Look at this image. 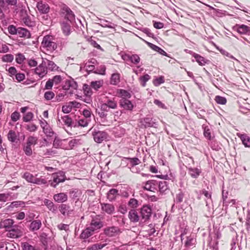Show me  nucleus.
Returning a JSON list of instances; mask_svg holds the SVG:
<instances>
[{
  "label": "nucleus",
  "instance_id": "25",
  "mask_svg": "<svg viewBox=\"0 0 250 250\" xmlns=\"http://www.w3.org/2000/svg\"><path fill=\"white\" fill-rule=\"evenodd\" d=\"M201 173V169L197 167L188 168V173L193 178H197Z\"/></svg>",
  "mask_w": 250,
  "mask_h": 250
},
{
  "label": "nucleus",
  "instance_id": "38",
  "mask_svg": "<svg viewBox=\"0 0 250 250\" xmlns=\"http://www.w3.org/2000/svg\"><path fill=\"white\" fill-rule=\"evenodd\" d=\"M90 121L91 120H89V118L86 119L85 118L82 117L78 120L77 123L78 126L85 127L88 125Z\"/></svg>",
  "mask_w": 250,
  "mask_h": 250
},
{
  "label": "nucleus",
  "instance_id": "18",
  "mask_svg": "<svg viewBox=\"0 0 250 250\" xmlns=\"http://www.w3.org/2000/svg\"><path fill=\"white\" fill-rule=\"evenodd\" d=\"M14 221L11 219H6L1 220L0 222V229H5L7 230L11 229L13 226Z\"/></svg>",
  "mask_w": 250,
  "mask_h": 250
},
{
  "label": "nucleus",
  "instance_id": "64",
  "mask_svg": "<svg viewBox=\"0 0 250 250\" xmlns=\"http://www.w3.org/2000/svg\"><path fill=\"white\" fill-rule=\"evenodd\" d=\"M34 247L27 242H25L22 245V248L23 250H34Z\"/></svg>",
  "mask_w": 250,
  "mask_h": 250
},
{
  "label": "nucleus",
  "instance_id": "37",
  "mask_svg": "<svg viewBox=\"0 0 250 250\" xmlns=\"http://www.w3.org/2000/svg\"><path fill=\"white\" fill-rule=\"evenodd\" d=\"M22 177L25 179L27 182L33 183L35 177L29 172H25L22 175Z\"/></svg>",
  "mask_w": 250,
  "mask_h": 250
},
{
  "label": "nucleus",
  "instance_id": "51",
  "mask_svg": "<svg viewBox=\"0 0 250 250\" xmlns=\"http://www.w3.org/2000/svg\"><path fill=\"white\" fill-rule=\"evenodd\" d=\"M18 30H19V27L17 28L14 25H10L8 27V31L9 33L12 35L17 34Z\"/></svg>",
  "mask_w": 250,
  "mask_h": 250
},
{
  "label": "nucleus",
  "instance_id": "59",
  "mask_svg": "<svg viewBox=\"0 0 250 250\" xmlns=\"http://www.w3.org/2000/svg\"><path fill=\"white\" fill-rule=\"evenodd\" d=\"M195 58L196 59V62L199 63L200 65H203L205 64L206 62L203 57L197 55L195 56Z\"/></svg>",
  "mask_w": 250,
  "mask_h": 250
},
{
  "label": "nucleus",
  "instance_id": "60",
  "mask_svg": "<svg viewBox=\"0 0 250 250\" xmlns=\"http://www.w3.org/2000/svg\"><path fill=\"white\" fill-rule=\"evenodd\" d=\"M53 146L55 148L61 147L62 145V141L57 137H55L53 142Z\"/></svg>",
  "mask_w": 250,
  "mask_h": 250
},
{
  "label": "nucleus",
  "instance_id": "13",
  "mask_svg": "<svg viewBox=\"0 0 250 250\" xmlns=\"http://www.w3.org/2000/svg\"><path fill=\"white\" fill-rule=\"evenodd\" d=\"M101 206L102 211L108 214H112L115 213V207L111 204L101 203Z\"/></svg>",
  "mask_w": 250,
  "mask_h": 250
},
{
  "label": "nucleus",
  "instance_id": "6",
  "mask_svg": "<svg viewBox=\"0 0 250 250\" xmlns=\"http://www.w3.org/2000/svg\"><path fill=\"white\" fill-rule=\"evenodd\" d=\"M94 140L97 143H102L108 140V135L105 131L94 130L92 132Z\"/></svg>",
  "mask_w": 250,
  "mask_h": 250
},
{
  "label": "nucleus",
  "instance_id": "55",
  "mask_svg": "<svg viewBox=\"0 0 250 250\" xmlns=\"http://www.w3.org/2000/svg\"><path fill=\"white\" fill-rule=\"evenodd\" d=\"M129 60L135 64H137L140 61V58L138 55L135 54L132 55L129 57Z\"/></svg>",
  "mask_w": 250,
  "mask_h": 250
},
{
  "label": "nucleus",
  "instance_id": "14",
  "mask_svg": "<svg viewBox=\"0 0 250 250\" xmlns=\"http://www.w3.org/2000/svg\"><path fill=\"white\" fill-rule=\"evenodd\" d=\"M62 13L64 15L65 19L72 22L75 20V15L72 10L68 7H64L62 9Z\"/></svg>",
  "mask_w": 250,
  "mask_h": 250
},
{
  "label": "nucleus",
  "instance_id": "3",
  "mask_svg": "<svg viewBox=\"0 0 250 250\" xmlns=\"http://www.w3.org/2000/svg\"><path fill=\"white\" fill-rule=\"evenodd\" d=\"M122 232V229L118 226H108L103 229V234L109 238L118 237Z\"/></svg>",
  "mask_w": 250,
  "mask_h": 250
},
{
  "label": "nucleus",
  "instance_id": "44",
  "mask_svg": "<svg viewBox=\"0 0 250 250\" xmlns=\"http://www.w3.org/2000/svg\"><path fill=\"white\" fill-rule=\"evenodd\" d=\"M1 59L2 62H11L14 60V56L11 54H7L3 55Z\"/></svg>",
  "mask_w": 250,
  "mask_h": 250
},
{
  "label": "nucleus",
  "instance_id": "11",
  "mask_svg": "<svg viewBox=\"0 0 250 250\" xmlns=\"http://www.w3.org/2000/svg\"><path fill=\"white\" fill-rule=\"evenodd\" d=\"M104 226L102 221L99 218L93 219L89 225V227L92 229L95 232H98L99 230Z\"/></svg>",
  "mask_w": 250,
  "mask_h": 250
},
{
  "label": "nucleus",
  "instance_id": "32",
  "mask_svg": "<svg viewBox=\"0 0 250 250\" xmlns=\"http://www.w3.org/2000/svg\"><path fill=\"white\" fill-rule=\"evenodd\" d=\"M238 136L240 138L242 142V144L245 147H249L250 146L249 145L248 142H250V137L246 134L238 135Z\"/></svg>",
  "mask_w": 250,
  "mask_h": 250
},
{
  "label": "nucleus",
  "instance_id": "40",
  "mask_svg": "<svg viewBox=\"0 0 250 250\" xmlns=\"http://www.w3.org/2000/svg\"><path fill=\"white\" fill-rule=\"evenodd\" d=\"M34 116V114L32 112H26L23 115L22 120L24 122H29L32 121Z\"/></svg>",
  "mask_w": 250,
  "mask_h": 250
},
{
  "label": "nucleus",
  "instance_id": "27",
  "mask_svg": "<svg viewBox=\"0 0 250 250\" xmlns=\"http://www.w3.org/2000/svg\"><path fill=\"white\" fill-rule=\"evenodd\" d=\"M43 203L44 205L47 207L48 209L52 212H54L56 211L57 207L55 206L53 202L51 200H49L47 199H45L43 201Z\"/></svg>",
  "mask_w": 250,
  "mask_h": 250
},
{
  "label": "nucleus",
  "instance_id": "43",
  "mask_svg": "<svg viewBox=\"0 0 250 250\" xmlns=\"http://www.w3.org/2000/svg\"><path fill=\"white\" fill-rule=\"evenodd\" d=\"M153 84L155 86H158L160 84L165 83V78L163 76H161L158 78H156L152 81Z\"/></svg>",
  "mask_w": 250,
  "mask_h": 250
},
{
  "label": "nucleus",
  "instance_id": "8",
  "mask_svg": "<svg viewBox=\"0 0 250 250\" xmlns=\"http://www.w3.org/2000/svg\"><path fill=\"white\" fill-rule=\"evenodd\" d=\"M20 14V20L25 25L29 27H32L34 25L35 23L31 20L30 17L27 14L26 10L22 9L21 10Z\"/></svg>",
  "mask_w": 250,
  "mask_h": 250
},
{
  "label": "nucleus",
  "instance_id": "15",
  "mask_svg": "<svg viewBox=\"0 0 250 250\" xmlns=\"http://www.w3.org/2000/svg\"><path fill=\"white\" fill-rule=\"evenodd\" d=\"M158 188V182L155 180H149L147 181L144 188L146 190L155 192Z\"/></svg>",
  "mask_w": 250,
  "mask_h": 250
},
{
  "label": "nucleus",
  "instance_id": "63",
  "mask_svg": "<svg viewBox=\"0 0 250 250\" xmlns=\"http://www.w3.org/2000/svg\"><path fill=\"white\" fill-rule=\"evenodd\" d=\"M65 95L66 94L64 93H59L57 94L55 97L54 100H53V102H59L63 101Z\"/></svg>",
  "mask_w": 250,
  "mask_h": 250
},
{
  "label": "nucleus",
  "instance_id": "48",
  "mask_svg": "<svg viewBox=\"0 0 250 250\" xmlns=\"http://www.w3.org/2000/svg\"><path fill=\"white\" fill-rule=\"evenodd\" d=\"M25 129L30 132H35L38 129V126L33 123H31L26 125Z\"/></svg>",
  "mask_w": 250,
  "mask_h": 250
},
{
  "label": "nucleus",
  "instance_id": "36",
  "mask_svg": "<svg viewBox=\"0 0 250 250\" xmlns=\"http://www.w3.org/2000/svg\"><path fill=\"white\" fill-rule=\"evenodd\" d=\"M25 143L29 146H34L38 143V138L34 136H29L27 137Z\"/></svg>",
  "mask_w": 250,
  "mask_h": 250
},
{
  "label": "nucleus",
  "instance_id": "61",
  "mask_svg": "<svg viewBox=\"0 0 250 250\" xmlns=\"http://www.w3.org/2000/svg\"><path fill=\"white\" fill-rule=\"evenodd\" d=\"M51 80H52L53 83L57 85L61 82L62 78L60 75H56Z\"/></svg>",
  "mask_w": 250,
  "mask_h": 250
},
{
  "label": "nucleus",
  "instance_id": "33",
  "mask_svg": "<svg viewBox=\"0 0 250 250\" xmlns=\"http://www.w3.org/2000/svg\"><path fill=\"white\" fill-rule=\"evenodd\" d=\"M120 82V75L119 73H114L111 75L110 83L113 85H117Z\"/></svg>",
  "mask_w": 250,
  "mask_h": 250
},
{
  "label": "nucleus",
  "instance_id": "35",
  "mask_svg": "<svg viewBox=\"0 0 250 250\" xmlns=\"http://www.w3.org/2000/svg\"><path fill=\"white\" fill-rule=\"evenodd\" d=\"M91 87L90 86V84L89 85L87 84H84L83 86V93L86 97H90L93 92L91 89Z\"/></svg>",
  "mask_w": 250,
  "mask_h": 250
},
{
  "label": "nucleus",
  "instance_id": "12",
  "mask_svg": "<svg viewBox=\"0 0 250 250\" xmlns=\"http://www.w3.org/2000/svg\"><path fill=\"white\" fill-rule=\"evenodd\" d=\"M235 30L240 34L250 35V27L245 24H236L234 27Z\"/></svg>",
  "mask_w": 250,
  "mask_h": 250
},
{
  "label": "nucleus",
  "instance_id": "42",
  "mask_svg": "<svg viewBox=\"0 0 250 250\" xmlns=\"http://www.w3.org/2000/svg\"><path fill=\"white\" fill-rule=\"evenodd\" d=\"M128 206L132 208H136L139 206V201L135 198H131L128 202Z\"/></svg>",
  "mask_w": 250,
  "mask_h": 250
},
{
  "label": "nucleus",
  "instance_id": "16",
  "mask_svg": "<svg viewBox=\"0 0 250 250\" xmlns=\"http://www.w3.org/2000/svg\"><path fill=\"white\" fill-rule=\"evenodd\" d=\"M79 103L76 101H72L66 103L62 106V111L64 113H69L72 111L73 107H77V105Z\"/></svg>",
  "mask_w": 250,
  "mask_h": 250
},
{
  "label": "nucleus",
  "instance_id": "7",
  "mask_svg": "<svg viewBox=\"0 0 250 250\" xmlns=\"http://www.w3.org/2000/svg\"><path fill=\"white\" fill-rule=\"evenodd\" d=\"M140 213L142 219L144 222L149 220L152 215L151 208L148 205H144L141 208Z\"/></svg>",
  "mask_w": 250,
  "mask_h": 250
},
{
  "label": "nucleus",
  "instance_id": "54",
  "mask_svg": "<svg viewBox=\"0 0 250 250\" xmlns=\"http://www.w3.org/2000/svg\"><path fill=\"white\" fill-rule=\"evenodd\" d=\"M62 119L64 124L67 126H70L72 124V119L68 115H65L62 117Z\"/></svg>",
  "mask_w": 250,
  "mask_h": 250
},
{
  "label": "nucleus",
  "instance_id": "29",
  "mask_svg": "<svg viewBox=\"0 0 250 250\" xmlns=\"http://www.w3.org/2000/svg\"><path fill=\"white\" fill-rule=\"evenodd\" d=\"M8 204L9 203L6 204V205H7V209L9 210H12L14 208H17L20 206H21L23 205L24 203L21 201H16L11 203L9 205H8Z\"/></svg>",
  "mask_w": 250,
  "mask_h": 250
},
{
  "label": "nucleus",
  "instance_id": "4",
  "mask_svg": "<svg viewBox=\"0 0 250 250\" xmlns=\"http://www.w3.org/2000/svg\"><path fill=\"white\" fill-rule=\"evenodd\" d=\"M52 178L53 180L49 182L50 186L53 188H56L60 183L64 182L66 179L65 173L62 171L53 173Z\"/></svg>",
  "mask_w": 250,
  "mask_h": 250
},
{
  "label": "nucleus",
  "instance_id": "1",
  "mask_svg": "<svg viewBox=\"0 0 250 250\" xmlns=\"http://www.w3.org/2000/svg\"><path fill=\"white\" fill-rule=\"evenodd\" d=\"M118 108V102L115 98L106 97L101 104L100 110L110 111V109L115 110Z\"/></svg>",
  "mask_w": 250,
  "mask_h": 250
},
{
  "label": "nucleus",
  "instance_id": "9",
  "mask_svg": "<svg viewBox=\"0 0 250 250\" xmlns=\"http://www.w3.org/2000/svg\"><path fill=\"white\" fill-rule=\"evenodd\" d=\"M35 72L40 78H42L47 74L46 62L45 61H43L35 69Z\"/></svg>",
  "mask_w": 250,
  "mask_h": 250
},
{
  "label": "nucleus",
  "instance_id": "39",
  "mask_svg": "<svg viewBox=\"0 0 250 250\" xmlns=\"http://www.w3.org/2000/svg\"><path fill=\"white\" fill-rule=\"evenodd\" d=\"M150 76L146 74L144 76H142L139 78V82L142 87H145L146 86V83L150 79Z\"/></svg>",
  "mask_w": 250,
  "mask_h": 250
},
{
  "label": "nucleus",
  "instance_id": "20",
  "mask_svg": "<svg viewBox=\"0 0 250 250\" xmlns=\"http://www.w3.org/2000/svg\"><path fill=\"white\" fill-rule=\"evenodd\" d=\"M42 223L40 220H35L31 222L29 229L31 231L34 232L38 230L42 227Z\"/></svg>",
  "mask_w": 250,
  "mask_h": 250
},
{
  "label": "nucleus",
  "instance_id": "30",
  "mask_svg": "<svg viewBox=\"0 0 250 250\" xmlns=\"http://www.w3.org/2000/svg\"><path fill=\"white\" fill-rule=\"evenodd\" d=\"M104 84L103 80L99 81H92L90 84L92 88L97 91L99 89L102 87Z\"/></svg>",
  "mask_w": 250,
  "mask_h": 250
},
{
  "label": "nucleus",
  "instance_id": "47",
  "mask_svg": "<svg viewBox=\"0 0 250 250\" xmlns=\"http://www.w3.org/2000/svg\"><path fill=\"white\" fill-rule=\"evenodd\" d=\"M15 60L17 63L21 64H22L25 60V58L23 54L18 53L16 55Z\"/></svg>",
  "mask_w": 250,
  "mask_h": 250
},
{
  "label": "nucleus",
  "instance_id": "62",
  "mask_svg": "<svg viewBox=\"0 0 250 250\" xmlns=\"http://www.w3.org/2000/svg\"><path fill=\"white\" fill-rule=\"evenodd\" d=\"M122 98H129L131 97V95L127 91L124 89H120L119 92Z\"/></svg>",
  "mask_w": 250,
  "mask_h": 250
},
{
  "label": "nucleus",
  "instance_id": "22",
  "mask_svg": "<svg viewBox=\"0 0 250 250\" xmlns=\"http://www.w3.org/2000/svg\"><path fill=\"white\" fill-rule=\"evenodd\" d=\"M128 218L131 222L136 223L139 220L140 217L135 209L130 210L128 214Z\"/></svg>",
  "mask_w": 250,
  "mask_h": 250
},
{
  "label": "nucleus",
  "instance_id": "50",
  "mask_svg": "<svg viewBox=\"0 0 250 250\" xmlns=\"http://www.w3.org/2000/svg\"><path fill=\"white\" fill-rule=\"evenodd\" d=\"M47 238H48V234H47L45 232H42L41 233L40 236V239L42 243L44 245H46L47 244Z\"/></svg>",
  "mask_w": 250,
  "mask_h": 250
},
{
  "label": "nucleus",
  "instance_id": "57",
  "mask_svg": "<svg viewBox=\"0 0 250 250\" xmlns=\"http://www.w3.org/2000/svg\"><path fill=\"white\" fill-rule=\"evenodd\" d=\"M21 117L20 113L17 111H14L11 115V120L13 122H16L18 121Z\"/></svg>",
  "mask_w": 250,
  "mask_h": 250
},
{
  "label": "nucleus",
  "instance_id": "31",
  "mask_svg": "<svg viewBox=\"0 0 250 250\" xmlns=\"http://www.w3.org/2000/svg\"><path fill=\"white\" fill-rule=\"evenodd\" d=\"M61 26L63 33L66 35H68L71 30V25L70 23L68 22H63L62 23Z\"/></svg>",
  "mask_w": 250,
  "mask_h": 250
},
{
  "label": "nucleus",
  "instance_id": "17",
  "mask_svg": "<svg viewBox=\"0 0 250 250\" xmlns=\"http://www.w3.org/2000/svg\"><path fill=\"white\" fill-rule=\"evenodd\" d=\"M37 7L39 11L44 14H46L50 11V7L48 4L41 1L37 3Z\"/></svg>",
  "mask_w": 250,
  "mask_h": 250
},
{
  "label": "nucleus",
  "instance_id": "5",
  "mask_svg": "<svg viewBox=\"0 0 250 250\" xmlns=\"http://www.w3.org/2000/svg\"><path fill=\"white\" fill-rule=\"evenodd\" d=\"M23 231L21 227L15 225L8 230L6 236L11 238H19L23 235Z\"/></svg>",
  "mask_w": 250,
  "mask_h": 250
},
{
  "label": "nucleus",
  "instance_id": "52",
  "mask_svg": "<svg viewBox=\"0 0 250 250\" xmlns=\"http://www.w3.org/2000/svg\"><path fill=\"white\" fill-rule=\"evenodd\" d=\"M55 97V93L51 91H47L44 93V98L47 101L52 100Z\"/></svg>",
  "mask_w": 250,
  "mask_h": 250
},
{
  "label": "nucleus",
  "instance_id": "21",
  "mask_svg": "<svg viewBox=\"0 0 250 250\" xmlns=\"http://www.w3.org/2000/svg\"><path fill=\"white\" fill-rule=\"evenodd\" d=\"M17 35L20 38L29 39L31 37V33L27 29L23 27H19Z\"/></svg>",
  "mask_w": 250,
  "mask_h": 250
},
{
  "label": "nucleus",
  "instance_id": "46",
  "mask_svg": "<svg viewBox=\"0 0 250 250\" xmlns=\"http://www.w3.org/2000/svg\"><path fill=\"white\" fill-rule=\"evenodd\" d=\"M106 67L105 65H101L96 70L93 71V73L96 74L101 75H105Z\"/></svg>",
  "mask_w": 250,
  "mask_h": 250
},
{
  "label": "nucleus",
  "instance_id": "45",
  "mask_svg": "<svg viewBox=\"0 0 250 250\" xmlns=\"http://www.w3.org/2000/svg\"><path fill=\"white\" fill-rule=\"evenodd\" d=\"M46 62L47 66H46L47 69H49L51 71H53L55 70H57L58 68V66L57 65L53 62V61H49L48 60H46Z\"/></svg>",
  "mask_w": 250,
  "mask_h": 250
},
{
  "label": "nucleus",
  "instance_id": "53",
  "mask_svg": "<svg viewBox=\"0 0 250 250\" xmlns=\"http://www.w3.org/2000/svg\"><path fill=\"white\" fill-rule=\"evenodd\" d=\"M214 100L217 104H225L227 103V99L220 96H216Z\"/></svg>",
  "mask_w": 250,
  "mask_h": 250
},
{
  "label": "nucleus",
  "instance_id": "56",
  "mask_svg": "<svg viewBox=\"0 0 250 250\" xmlns=\"http://www.w3.org/2000/svg\"><path fill=\"white\" fill-rule=\"evenodd\" d=\"M88 41L90 44L94 47L96 48L97 49L99 50H103L101 46L95 41L93 40L92 37L89 38Z\"/></svg>",
  "mask_w": 250,
  "mask_h": 250
},
{
  "label": "nucleus",
  "instance_id": "34",
  "mask_svg": "<svg viewBox=\"0 0 250 250\" xmlns=\"http://www.w3.org/2000/svg\"><path fill=\"white\" fill-rule=\"evenodd\" d=\"M70 206L66 204H61L60 205L59 208L60 212L63 215L68 214L69 212Z\"/></svg>",
  "mask_w": 250,
  "mask_h": 250
},
{
  "label": "nucleus",
  "instance_id": "58",
  "mask_svg": "<svg viewBox=\"0 0 250 250\" xmlns=\"http://www.w3.org/2000/svg\"><path fill=\"white\" fill-rule=\"evenodd\" d=\"M0 7L4 12H6L9 10L8 5L5 0H0Z\"/></svg>",
  "mask_w": 250,
  "mask_h": 250
},
{
  "label": "nucleus",
  "instance_id": "10",
  "mask_svg": "<svg viewBox=\"0 0 250 250\" xmlns=\"http://www.w3.org/2000/svg\"><path fill=\"white\" fill-rule=\"evenodd\" d=\"M119 105L121 108L128 111H132L134 105L132 102L127 98H122L119 101Z\"/></svg>",
  "mask_w": 250,
  "mask_h": 250
},
{
  "label": "nucleus",
  "instance_id": "23",
  "mask_svg": "<svg viewBox=\"0 0 250 250\" xmlns=\"http://www.w3.org/2000/svg\"><path fill=\"white\" fill-rule=\"evenodd\" d=\"M118 195V190L116 189L112 188L109 190L107 194V198L110 202L115 201Z\"/></svg>",
  "mask_w": 250,
  "mask_h": 250
},
{
  "label": "nucleus",
  "instance_id": "28",
  "mask_svg": "<svg viewBox=\"0 0 250 250\" xmlns=\"http://www.w3.org/2000/svg\"><path fill=\"white\" fill-rule=\"evenodd\" d=\"M18 134L13 130H10L7 134L8 140L12 143H15L18 140Z\"/></svg>",
  "mask_w": 250,
  "mask_h": 250
},
{
  "label": "nucleus",
  "instance_id": "24",
  "mask_svg": "<svg viewBox=\"0 0 250 250\" xmlns=\"http://www.w3.org/2000/svg\"><path fill=\"white\" fill-rule=\"evenodd\" d=\"M95 233L92 229L89 227L84 229L80 235V237L82 239H86L92 236Z\"/></svg>",
  "mask_w": 250,
  "mask_h": 250
},
{
  "label": "nucleus",
  "instance_id": "2",
  "mask_svg": "<svg viewBox=\"0 0 250 250\" xmlns=\"http://www.w3.org/2000/svg\"><path fill=\"white\" fill-rule=\"evenodd\" d=\"M53 40V37L51 36H44L42 42V47L50 52L54 51L57 48V45Z\"/></svg>",
  "mask_w": 250,
  "mask_h": 250
},
{
  "label": "nucleus",
  "instance_id": "41",
  "mask_svg": "<svg viewBox=\"0 0 250 250\" xmlns=\"http://www.w3.org/2000/svg\"><path fill=\"white\" fill-rule=\"evenodd\" d=\"M31 146L26 143L23 145V150L26 156H31L32 155L33 151Z\"/></svg>",
  "mask_w": 250,
  "mask_h": 250
},
{
  "label": "nucleus",
  "instance_id": "19",
  "mask_svg": "<svg viewBox=\"0 0 250 250\" xmlns=\"http://www.w3.org/2000/svg\"><path fill=\"white\" fill-rule=\"evenodd\" d=\"M53 199L58 203H63L67 200L68 196L65 193L61 192L54 194Z\"/></svg>",
  "mask_w": 250,
  "mask_h": 250
},
{
  "label": "nucleus",
  "instance_id": "26",
  "mask_svg": "<svg viewBox=\"0 0 250 250\" xmlns=\"http://www.w3.org/2000/svg\"><path fill=\"white\" fill-rule=\"evenodd\" d=\"M196 243V240L194 237V236L190 235V236L187 237V240L185 242V246L187 248H189L195 246Z\"/></svg>",
  "mask_w": 250,
  "mask_h": 250
},
{
  "label": "nucleus",
  "instance_id": "49",
  "mask_svg": "<svg viewBox=\"0 0 250 250\" xmlns=\"http://www.w3.org/2000/svg\"><path fill=\"white\" fill-rule=\"evenodd\" d=\"M42 130L43 132L44 133V134H46L47 136L52 137L54 134L52 129L50 127L49 125L46 126Z\"/></svg>",
  "mask_w": 250,
  "mask_h": 250
}]
</instances>
